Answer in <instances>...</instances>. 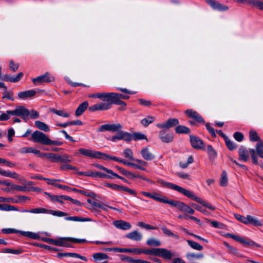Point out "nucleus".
<instances>
[{
    "mask_svg": "<svg viewBox=\"0 0 263 263\" xmlns=\"http://www.w3.org/2000/svg\"><path fill=\"white\" fill-rule=\"evenodd\" d=\"M175 131L178 134H188L191 133V130L189 127L178 125L175 127Z\"/></svg>",
    "mask_w": 263,
    "mask_h": 263,
    "instance_id": "a878e982",
    "label": "nucleus"
},
{
    "mask_svg": "<svg viewBox=\"0 0 263 263\" xmlns=\"http://www.w3.org/2000/svg\"><path fill=\"white\" fill-rule=\"evenodd\" d=\"M91 177H99L101 178H107V179H112V177L111 175L109 174H106L103 173L101 172H91Z\"/></svg>",
    "mask_w": 263,
    "mask_h": 263,
    "instance_id": "f704fd0d",
    "label": "nucleus"
},
{
    "mask_svg": "<svg viewBox=\"0 0 263 263\" xmlns=\"http://www.w3.org/2000/svg\"><path fill=\"white\" fill-rule=\"evenodd\" d=\"M228 184L227 174L225 171H223L220 180V185L225 186Z\"/></svg>",
    "mask_w": 263,
    "mask_h": 263,
    "instance_id": "09e8293b",
    "label": "nucleus"
},
{
    "mask_svg": "<svg viewBox=\"0 0 263 263\" xmlns=\"http://www.w3.org/2000/svg\"><path fill=\"white\" fill-rule=\"evenodd\" d=\"M161 230L162 231L163 233L167 236L172 237L177 239L179 238L178 235L173 233L171 230L168 229L166 226H162L161 227Z\"/></svg>",
    "mask_w": 263,
    "mask_h": 263,
    "instance_id": "2f4dec72",
    "label": "nucleus"
},
{
    "mask_svg": "<svg viewBox=\"0 0 263 263\" xmlns=\"http://www.w3.org/2000/svg\"><path fill=\"white\" fill-rule=\"evenodd\" d=\"M31 138L34 142L48 145L49 138L44 133L39 130L34 132L31 135Z\"/></svg>",
    "mask_w": 263,
    "mask_h": 263,
    "instance_id": "6e6552de",
    "label": "nucleus"
},
{
    "mask_svg": "<svg viewBox=\"0 0 263 263\" xmlns=\"http://www.w3.org/2000/svg\"><path fill=\"white\" fill-rule=\"evenodd\" d=\"M72 157L67 154L60 155L57 154L52 153L50 160L53 163H70L72 161Z\"/></svg>",
    "mask_w": 263,
    "mask_h": 263,
    "instance_id": "1a4fd4ad",
    "label": "nucleus"
},
{
    "mask_svg": "<svg viewBox=\"0 0 263 263\" xmlns=\"http://www.w3.org/2000/svg\"><path fill=\"white\" fill-rule=\"evenodd\" d=\"M158 249H159V248H152L151 249H144V250H142L141 252H142V253H144L146 255H155V256H157Z\"/></svg>",
    "mask_w": 263,
    "mask_h": 263,
    "instance_id": "de8ad7c7",
    "label": "nucleus"
},
{
    "mask_svg": "<svg viewBox=\"0 0 263 263\" xmlns=\"http://www.w3.org/2000/svg\"><path fill=\"white\" fill-rule=\"evenodd\" d=\"M3 252L14 254H20L22 252V251L21 250H15V249L6 248L3 250Z\"/></svg>",
    "mask_w": 263,
    "mask_h": 263,
    "instance_id": "bf43d9fd",
    "label": "nucleus"
},
{
    "mask_svg": "<svg viewBox=\"0 0 263 263\" xmlns=\"http://www.w3.org/2000/svg\"><path fill=\"white\" fill-rule=\"evenodd\" d=\"M186 257L189 260H192L194 258L199 259L203 257L202 253L195 254L193 253H188L186 255Z\"/></svg>",
    "mask_w": 263,
    "mask_h": 263,
    "instance_id": "49530a36",
    "label": "nucleus"
},
{
    "mask_svg": "<svg viewBox=\"0 0 263 263\" xmlns=\"http://www.w3.org/2000/svg\"><path fill=\"white\" fill-rule=\"evenodd\" d=\"M133 139L135 141L146 140V141H148V139L145 135L140 132L133 133Z\"/></svg>",
    "mask_w": 263,
    "mask_h": 263,
    "instance_id": "473e14b6",
    "label": "nucleus"
},
{
    "mask_svg": "<svg viewBox=\"0 0 263 263\" xmlns=\"http://www.w3.org/2000/svg\"><path fill=\"white\" fill-rule=\"evenodd\" d=\"M23 72H19L16 77H13L9 74H5L3 76L2 80L6 82L16 83L18 82L23 77Z\"/></svg>",
    "mask_w": 263,
    "mask_h": 263,
    "instance_id": "a211bd4d",
    "label": "nucleus"
},
{
    "mask_svg": "<svg viewBox=\"0 0 263 263\" xmlns=\"http://www.w3.org/2000/svg\"><path fill=\"white\" fill-rule=\"evenodd\" d=\"M179 123V120L176 118H170L165 122L159 123L157 126L162 129H169L177 126Z\"/></svg>",
    "mask_w": 263,
    "mask_h": 263,
    "instance_id": "4468645a",
    "label": "nucleus"
},
{
    "mask_svg": "<svg viewBox=\"0 0 263 263\" xmlns=\"http://www.w3.org/2000/svg\"><path fill=\"white\" fill-rule=\"evenodd\" d=\"M207 152L210 158H215L216 157V153L211 145H209L207 146Z\"/></svg>",
    "mask_w": 263,
    "mask_h": 263,
    "instance_id": "6e6d98bb",
    "label": "nucleus"
},
{
    "mask_svg": "<svg viewBox=\"0 0 263 263\" xmlns=\"http://www.w3.org/2000/svg\"><path fill=\"white\" fill-rule=\"evenodd\" d=\"M70 242L83 243L86 242L87 240L85 239H78L72 237H60L58 238V246L72 248L73 246Z\"/></svg>",
    "mask_w": 263,
    "mask_h": 263,
    "instance_id": "39448f33",
    "label": "nucleus"
},
{
    "mask_svg": "<svg viewBox=\"0 0 263 263\" xmlns=\"http://www.w3.org/2000/svg\"><path fill=\"white\" fill-rule=\"evenodd\" d=\"M13 93L12 90H8L7 89H4L3 99L6 98L11 101H14Z\"/></svg>",
    "mask_w": 263,
    "mask_h": 263,
    "instance_id": "a19ab883",
    "label": "nucleus"
},
{
    "mask_svg": "<svg viewBox=\"0 0 263 263\" xmlns=\"http://www.w3.org/2000/svg\"><path fill=\"white\" fill-rule=\"evenodd\" d=\"M152 199L164 203H167L169 199L167 197L161 195L157 193H152Z\"/></svg>",
    "mask_w": 263,
    "mask_h": 263,
    "instance_id": "393cba45",
    "label": "nucleus"
},
{
    "mask_svg": "<svg viewBox=\"0 0 263 263\" xmlns=\"http://www.w3.org/2000/svg\"><path fill=\"white\" fill-rule=\"evenodd\" d=\"M66 197L67 196L65 195H55L54 197H53L52 201H57L61 204H63L64 203V202L62 200H66Z\"/></svg>",
    "mask_w": 263,
    "mask_h": 263,
    "instance_id": "13d9d810",
    "label": "nucleus"
},
{
    "mask_svg": "<svg viewBox=\"0 0 263 263\" xmlns=\"http://www.w3.org/2000/svg\"><path fill=\"white\" fill-rule=\"evenodd\" d=\"M129 96L126 95H123L115 92H108V102H100L94 104L89 107V110L90 111H96L98 110H106L109 109L112 105H125V103L121 99H128Z\"/></svg>",
    "mask_w": 263,
    "mask_h": 263,
    "instance_id": "f03ea898",
    "label": "nucleus"
},
{
    "mask_svg": "<svg viewBox=\"0 0 263 263\" xmlns=\"http://www.w3.org/2000/svg\"><path fill=\"white\" fill-rule=\"evenodd\" d=\"M79 152L82 155L91 158H102L103 153L100 152L95 151L89 149H85L83 148H80L79 149Z\"/></svg>",
    "mask_w": 263,
    "mask_h": 263,
    "instance_id": "f8f14e48",
    "label": "nucleus"
},
{
    "mask_svg": "<svg viewBox=\"0 0 263 263\" xmlns=\"http://www.w3.org/2000/svg\"><path fill=\"white\" fill-rule=\"evenodd\" d=\"M206 3L214 9L219 11H226L229 9V7L220 4L215 0H205Z\"/></svg>",
    "mask_w": 263,
    "mask_h": 263,
    "instance_id": "ddd939ff",
    "label": "nucleus"
},
{
    "mask_svg": "<svg viewBox=\"0 0 263 263\" xmlns=\"http://www.w3.org/2000/svg\"><path fill=\"white\" fill-rule=\"evenodd\" d=\"M7 112L11 116H19L26 121L29 115V110L23 106H16L15 109L7 110Z\"/></svg>",
    "mask_w": 263,
    "mask_h": 263,
    "instance_id": "0eeeda50",
    "label": "nucleus"
},
{
    "mask_svg": "<svg viewBox=\"0 0 263 263\" xmlns=\"http://www.w3.org/2000/svg\"><path fill=\"white\" fill-rule=\"evenodd\" d=\"M66 220L74 221H80V222H86L90 221L91 219L89 218H83L79 216H71L65 218Z\"/></svg>",
    "mask_w": 263,
    "mask_h": 263,
    "instance_id": "c85d7f7f",
    "label": "nucleus"
},
{
    "mask_svg": "<svg viewBox=\"0 0 263 263\" xmlns=\"http://www.w3.org/2000/svg\"><path fill=\"white\" fill-rule=\"evenodd\" d=\"M142 238V236L141 233L137 231H133V239L139 241L141 240Z\"/></svg>",
    "mask_w": 263,
    "mask_h": 263,
    "instance_id": "69168bd1",
    "label": "nucleus"
},
{
    "mask_svg": "<svg viewBox=\"0 0 263 263\" xmlns=\"http://www.w3.org/2000/svg\"><path fill=\"white\" fill-rule=\"evenodd\" d=\"M54 80L53 77L50 76L49 72H46L43 75L39 76L32 79V82L35 85H38L42 83H49Z\"/></svg>",
    "mask_w": 263,
    "mask_h": 263,
    "instance_id": "9b49d317",
    "label": "nucleus"
},
{
    "mask_svg": "<svg viewBox=\"0 0 263 263\" xmlns=\"http://www.w3.org/2000/svg\"><path fill=\"white\" fill-rule=\"evenodd\" d=\"M177 208L181 211H183L186 204L180 201L168 199L167 203Z\"/></svg>",
    "mask_w": 263,
    "mask_h": 263,
    "instance_id": "aec40b11",
    "label": "nucleus"
},
{
    "mask_svg": "<svg viewBox=\"0 0 263 263\" xmlns=\"http://www.w3.org/2000/svg\"><path fill=\"white\" fill-rule=\"evenodd\" d=\"M23 212H26V213H48V210L44 209V208H35V209H32L30 210H24L22 211Z\"/></svg>",
    "mask_w": 263,
    "mask_h": 263,
    "instance_id": "72a5a7b5",
    "label": "nucleus"
},
{
    "mask_svg": "<svg viewBox=\"0 0 263 263\" xmlns=\"http://www.w3.org/2000/svg\"><path fill=\"white\" fill-rule=\"evenodd\" d=\"M249 154L251 155L253 163L256 165L258 164V158L256 155L255 149L250 148L248 151L242 146L239 148L238 155L240 160L248 161L249 159Z\"/></svg>",
    "mask_w": 263,
    "mask_h": 263,
    "instance_id": "7ed1b4c3",
    "label": "nucleus"
},
{
    "mask_svg": "<svg viewBox=\"0 0 263 263\" xmlns=\"http://www.w3.org/2000/svg\"><path fill=\"white\" fill-rule=\"evenodd\" d=\"M175 256V253L169 250L160 248L158 249L157 256L161 257L165 260H170Z\"/></svg>",
    "mask_w": 263,
    "mask_h": 263,
    "instance_id": "dca6fc26",
    "label": "nucleus"
},
{
    "mask_svg": "<svg viewBox=\"0 0 263 263\" xmlns=\"http://www.w3.org/2000/svg\"><path fill=\"white\" fill-rule=\"evenodd\" d=\"M185 114L188 118L193 120V121H189V122L192 125H195L197 123L204 124L205 121L202 117L196 111L188 109L184 111Z\"/></svg>",
    "mask_w": 263,
    "mask_h": 263,
    "instance_id": "20e7f679",
    "label": "nucleus"
},
{
    "mask_svg": "<svg viewBox=\"0 0 263 263\" xmlns=\"http://www.w3.org/2000/svg\"><path fill=\"white\" fill-rule=\"evenodd\" d=\"M108 92H98L89 96V98H98L104 102H108Z\"/></svg>",
    "mask_w": 263,
    "mask_h": 263,
    "instance_id": "412c9836",
    "label": "nucleus"
},
{
    "mask_svg": "<svg viewBox=\"0 0 263 263\" xmlns=\"http://www.w3.org/2000/svg\"><path fill=\"white\" fill-rule=\"evenodd\" d=\"M190 139L191 145L193 148L197 149L204 148V143L199 138L193 135H190Z\"/></svg>",
    "mask_w": 263,
    "mask_h": 263,
    "instance_id": "2eb2a0df",
    "label": "nucleus"
},
{
    "mask_svg": "<svg viewBox=\"0 0 263 263\" xmlns=\"http://www.w3.org/2000/svg\"><path fill=\"white\" fill-rule=\"evenodd\" d=\"M114 225L118 229L126 230L130 229V223L123 220H117L114 222Z\"/></svg>",
    "mask_w": 263,
    "mask_h": 263,
    "instance_id": "6ab92c4d",
    "label": "nucleus"
},
{
    "mask_svg": "<svg viewBox=\"0 0 263 263\" xmlns=\"http://www.w3.org/2000/svg\"><path fill=\"white\" fill-rule=\"evenodd\" d=\"M2 232L4 234H11V233H20L21 231L17 230L14 229L8 228L3 229L2 230Z\"/></svg>",
    "mask_w": 263,
    "mask_h": 263,
    "instance_id": "680f3d73",
    "label": "nucleus"
},
{
    "mask_svg": "<svg viewBox=\"0 0 263 263\" xmlns=\"http://www.w3.org/2000/svg\"><path fill=\"white\" fill-rule=\"evenodd\" d=\"M3 176L14 179H19L20 176L15 172H10L4 171Z\"/></svg>",
    "mask_w": 263,
    "mask_h": 263,
    "instance_id": "3c124183",
    "label": "nucleus"
},
{
    "mask_svg": "<svg viewBox=\"0 0 263 263\" xmlns=\"http://www.w3.org/2000/svg\"><path fill=\"white\" fill-rule=\"evenodd\" d=\"M67 256L76 257L82 259L84 261H87V259L84 256H82L79 254L76 253H67Z\"/></svg>",
    "mask_w": 263,
    "mask_h": 263,
    "instance_id": "5fc2aeb1",
    "label": "nucleus"
},
{
    "mask_svg": "<svg viewBox=\"0 0 263 263\" xmlns=\"http://www.w3.org/2000/svg\"><path fill=\"white\" fill-rule=\"evenodd\" d=\"M187 242L188 245L193 249L201 251L203 249V247L199 243L190 240H187Z\"/></svg>",
    "mask_w": 263,
    "mask_h": 263,
    "instance_id": "4c0bfd02",
    "label": "nucleus"
},
{
    "mask_svg": "<svg viewBox=\"0 0 263 263\" xmlns=\"http://www.w3.org/2000/svg\"><path fill=\"white\" fill-rule=\"evenodd\" d=\"M49 214H52L53 216H58V217H62L64 216L67 215L66 213H65L60 211H54V210H48V213Z\"/></svg>",
    "mask_w": 263,
    "mask_h": 263,
    "instance_id": "8fccbe9b",
    "label": "nucleus"
},
{
    "mask_svg": "<svg viewBox=\"0 0 263 263\" xmlns=\"http://www.w3.org/2000/svg\"><path fill=\"white\" fill-rule=\"evenodd\" d=\"M146 244L149 246L159 247L161 246V241L158 239L150 238L147 240Z\"/></svg>",
    "mask_w": 263,
    "mask_h": 263,
    "instance_id": "37998d69",
    "label": "nucleus"
},
{
    "mask_svg": "<svg viewBox=\"0 0 263 263\" xmlns=\"http://www.w3.org/2000/svg\"><path fill=\"white\" fill-rule=\"evenodd\" d=\"M159 138L164 143L171 142L174 139L173 134L167 133L164 130H162L159 132Z\"/></svg>",
    "mask_w": 263,
    "mask_h": 263,
    "instance_id": "f3484780",
    "label": "nucleus"
},
{
    "mask_svg": "<svg viewBox=\"0 0 263 263\" xmlns=\"http://www.w3.org/2000/svg\"><path fill=\"white\" fill-rule=\"evenodd\" d=\"M142 157L146 160H151L155 158V155L149 152L147 147L144 148L141 151Z\"/></svg>",
    "mask_w": 263,
    "mask_h": 263,
    "instance_id": "4be33fe9",
    "label": "nucleus"
},
{
    "mask_svg": "<svg viewBox=\"0 0 263 263\" xmlns=\"http://www.w3.org/2000/svg\"><path fill=\"white\" fill-rule=\"evenodd\" d=\"M20 234L23 236L33 239H38L40 238V236L39 234L31 232L21 231Z\"/></svg>",
    "mask_w": 263,
    "mask_h": 263,
    "instance_id": "c756f323",
    "label": "nucleus"
},
{
    "mask_svg": "<svg viewBox=\"0 0 263 263\" xmlns=\"http://www.w3.org/2000/svg\"><path fill=\"white\" fill-rule=\"evenodd\" d=\"M92 257L95 261H100L108 258L107 254L103 253H96L93 254Z\"/></svg>",
    "mask_w": 263,
    "mask_h": 263,
    "instance_id": "e433bc0d",
    "label": "nucleus"
},
{
    "mask_svg": "<svg viewBox=\"0 0 263 263\" xmlns=\"http://www.w3.org/2000/svg\"><path fill=\"white\" fill-rule=\"evenodd\" d=\"M35 94L36 91L35 90H29L20 92L18 94V97L21 99H26L34 96Z\"/></svg>",
    "mask_w": 263,
    "mask_h": 263,
    "instance_id": "b1692460",
    "label": "nucleus"
},
{
    "mask_svg": "<svg viewBox=\"0 0 263 263\" xmlns=\"http://www.w3.org/2000/svg\"><path fill=\"white\" fill-rule=\"evenodd\" d=\"M247 4L257 8L260 10H263V1L248 0Z\"/></svg>",
    "mask_w": 263,
    "mask_h": 263,
    "instance_id": "bb28decb",
    "label": "nucleus"
},
{
    "mask_svg": "<svg viewBox=\"0 0 263 263\" xmlns=\"http://www.w3.org/2000/svg\"><path fill=\"white\" fill-rule=\"evenodd\" d=\"M0 210L5 211H17L18 209L14 206L7 204H0Z\"/></svg>",
    "mask_w": 263,
    "mask_h": 263,
    "instance_id": "c9c22d12",
    "label": "nucleus"
},
{
    "mask_svg": "<svg viewBox=\"0 0 263 263\" xmlns=\"http://www.w3.org/2000/svg\"><path fill=\"white\" fill-rule=\"evenodd\" d=\"M234 138L236 140H237L238 142H241L243 139V134L240 132H235L234 134Z\"/></svg>",
    "mask_w": 263,
    "mask_h": 263,
    "instance_id": "338daca9",
    "label": "nucleus"
},
{
    "mask_svg": "<svg viewBox=\"0 0 263 263\" xmlns=\"http://www.w3.org/2000/svg\"><path fill=\"white\" fill-rule=\"evenodd\" d=\"M235 218L238 221L246 224H252L255 226H261V222L251 215H247L246 217L238 214H234Z\"/></svg>",
    "mask_w": 263,
    "mask_h": 263,
    "instance_id": "423d86ee",
    "label": "nucleus"
},
{
    "mask_svg": "<svg viewBox=\"0 0 263 263\" xmlns=\"http://www.w3.org/2000/svg\"><path fill=\"white\" fill-rule=\"evenodd\" d=\"M88 106V103L87 101H84L79 106L77 107L76 112L75 115L77 117H79L81 116L85 110L87 108Z\"/></svg>",
    "mask_w": 263,
    "mask_h": 263,
    "instance_id": "5701e85b",
    "label": "nucleus"
},
{
    "mask_svg": "<svg viewBox=\"0 0 263 263\" xmlns=\"http://www.w3.org/2000/svg\"><path fill=\"white\" fill-rule=\"evenodd\" d=\"M50 111L59 116L65 118H68L69 117V114L67 112H65L64 110H57L54 108H50Z\"/></svg>",
    "mask_w": 263,
    "mask_h": 263,
    "instance_id": "ea45409f",
    "label": "nucleus"
},
{
    "mask_svg": "<svg viewBox=\"0 0 263 263\" xmlns=\"http://www.w3.org/2000/svg\"><path fill=\"white\" fill-rule=\"evenodd\" d=\"M122 126L120 123L117 124H106L102 125L97 129V131L99 132H103L108 131L111 132H116L122 129Z\"/></svg>",
    "mask_w": 263,
    "mask_h": 263,
    "instance_id": "9d476101",
    "label": "nucleus"
},
{
    "mask_svg": "<svg viewBox=\"0 0 263 263\" xmlns=\"http://www.w3.org/2000/svg\"><path fill=\"white\" fill-rule=\"evenodd\" d=\"M60 169L62 171H67L68 170H78V168L77 167L72 166L69 164H63L62 165Z\"/></svg>",
    "mask_w": 263,
    "mask_h": 263,
    "instance_id": "052dcab7",
    "label": "nucleus"
},
{
    "mask_svg": "<svg viewBox=\"0 0 263 263\" xmlns=\"http://www.w3.org/2000/svg\"><path fill=\"white\" fill-rule=\"evenodd\" d=\"M175 175L179 178H181V179H186V180H191V177H190V176L185 173V172H177Z\"/></svg>",
    "mask_w": 263,
    "mask_h": 263,
    "instance_id": "864d4df0",
    "label": "nucleus"
},
{
    "mask_svg": "<svg viewBox=\"0 0 263 263\" xmlns=\"http://www.w3.org/2000/svg\"><path fill=\"white\" fill-rule=\"evenodd\" d=\"M155 120V118L154 117L149 116L143 119L141 121V123L145 127H147L149 124L152 123Z\"/></svg>",
    "mask_w": 263,
    "mask_h": 263,
    "instance_id": "58836bf2",
    "label": "nucleus"
},
{
    "mask_svg": "<svg viewBox=\"0 0 263 263\" xmlns=\"http://www.w3.org/2000/svg\"><path fill=\"white\" fill-rule=\"evenodd\" d=\"M11 187L12 189L18 191L25 192L27 191V187L26 186H20L12 183Z\"/></svg>",
    "mask_w": 263,
    "mask_h": 263,
    "instance_id": "4d7b16f0",
    "label": "nucleus"
},
{
    "mask_svg": "<svg viewBox=\"0 0 263 263\" xmlns=\"http://www.w3.org/2000/svg\"><path fill=\"white\" fill-rule=\"evenodd\" d=\"M194 159L192 156H190L187 160V162L186 163H184L182 162H179V166L182 168H185L188 166V165L191 164L193 162Z\"/></svg>",
    "mask_w": 263,
    "mask_h": 263,
    "instance_id": "603ef678",
    "label": "nucleus"
},
{
    "mask_svg": "<svg viewBox=\"0 0 263 263\" xmlns=\"http://www.w3.org/2000/svg\"><path fill=\"white\" fill-rule=\"evenodd\" d=\"M35 126L40 130L47 132L49 131V126L44 122L40 121H36L34 122Z\"/></svg>",
    "mask_w": 263,
    "mask_h": 263,
    "instance_id": "cd10ccee",
    "label": "nucleus"
},
{
    "mask_svg": "<svg viewBox=\"0 0 263 263\" xmlns=\"http://www.w3.org/2000/svg\"><path fill=\"white\" fill-rule=\"evenodd\" d=\"M87 202L92 204L95 207L99 208L100 209H102L104 210H106L107 208L112 209V208L110 206H108L105 205H102L101 203L97 202L96 201H92L91 199H88L87 200Z\"/></svg>",
    "mask_w": 263,
    "mask_h": 263,
    "instance_id": "79ce46f5",
    "label": "nucleus"
},
{
    "mask_svg": "<svg viewBox=\"0 0 263 263\" xmlns=\"http://www.w3.org/2000/svg\"><path fill=\"white\" fill-rule=\"evenodd\" d=\"M19 67L18 64L14 63L13 60H11L9 62V68L13 72L16 71Z\"/></svg>",
    "mask_w": 263,
    "mask_h": 263,
    "instance_id": "0e129e2a",
    "label": "nucleus"
},
{
    "mask_svg": "<svg viewBox=\"0 0 263 263\" xmlns=\"http://www.w3.org/2000/svg\"><path fill=\"white\" fill-rule=\"evenodd\" d=\"M255 154H257L259 157L263 158V143L262 141L258 142L255 146Z\"/></svg>",
    "mask_w": 263,
    "mask_h": 263,
    "instance_id": "7c9ffc66",
    "label": "nucleus"
},
{
    "mask_svg": "<svg viewBox=\"0 0 263 263\" xmlns=\"http://www.w3.org/2000/svg\"><path fill=\"white\" fill-rule=\"evenodd\" d=\"M226 145L227 146V147L229 148L230 151H233L235 149L237 146L236 145L233 141H232L231 139L229 138L226 139L225 140Z\"/></svg>",
    "mask_w": 263,
    "mask_h": 263,
    "instance_id": "a18cd8bd",
    "label": "nucleus"
},
{
    "mask_svg": "<svg viewBox=\"0 0 263 263\" xmlns=\"http://www.w3.org/2000/svg\"><path fill=\"white\" fill-rule=\"evenodd\" d=\"M157 182L161 184L164 187L172 189L182 194L185 197L200 203L203 206L208 208L212 211L215 210V208L213 205L210 204L209 203L195 195L192 191L186 190L185 188H183L174 183L165 181L162 179H158L157 180Z\"/></svg>",
    "mask_w": 263,
    "mask_h": 263,
    "instance_id": "f257e3e1",
    "label": "nucleus"
},
{
    "mask_svg": "<svg viewBox=\"0 0 263 263\" xmlns=\"http://www.w3.org/2000/svg\"><path fill=\"white\" fill-rule=\"evenodd\" d=\"M224 244L226 246V247L227 248V249L228 250V252L232 254H236L237 253V251L235 248L231 246L226 242H224Z\"/></svg>",
    "mask_w": 263,
    "mask_h": 263,
    "instance_id": "e2e57ef3",
    "label": "nucleus"
},
{
    "mask_svg": "<svg viewBox=\"0 0 263 263\" xmlns=\"http://www.w3.org/2000/svg\"><path fill=\"white\" fill-rule=\"evenodd\" d=\"M205 127L207 130L209 131V132L211 134V135L213 137H216V135L215 133V131L214 129L211 126L210 124L209 123H206Z\"/></svg>",
    "mask_w": 263,
    "mask_h": 263,
    "instance_id": "774afa93",
    "label": "nucleus"
},
{
    "mask_svg": "<svg viewBox=\"0 0 263 263\" xmlns=\"http://www.w3.org/2000/svg\"><path fill=\"white\" fill-rule=\"evenodd\" d=\"M249 138L251 141H260L259 137L256 132L254 130H251L249 133Z\"/></svg>",
    "mask_w": 263,
    "mask_h": 263,
    "instance_id": "c03bdc74",
    "label": "nucleus"
}]
</instances>
